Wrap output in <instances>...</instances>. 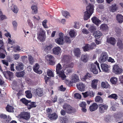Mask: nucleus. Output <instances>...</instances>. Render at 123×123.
Returning a JSON list of instances; mask_svg holds the SVG:
<instances>
[{
    "mask_svg": "<svg viewBox=\"0 0 123 123\" xmlns=\"http://www.w3.org/2000/svg\"><path fill=\"white\" fill-rule=\"evenodd\" d=\"M94 6L92 4H89L86 7L85 12V20L89 18L93 12Z\"/></svg>",
    "mask_w": 123,
    "mask_h": 123,
    "instance_id": "nucleus-1",
    "label": "nucleus"
},
{
    "mask_svg": "<svg viewBox=\"0 0 123 123\" xmlns=\"http://www.w3.org/2000/svg\"><path fill=\"white\" fill-rule=\"evenodd\" d=\"M97 67L99 70L100 72H101V70L100 68L99 64L97 61L95 62L94 64H92L91 65L90 70L94 74H96L98 73L97 69H96Z\"/></svg>",
    "mask_w": 123,
    "mask_h": 123,
    "instance_id": "nucleus-2",
    "label": "nucleus"
},
{
    "mask_svg": "<svg viewBox=\"0 0 123 123\" xmlns=\"http://www.w3.org/2000/svg\"><path fill=\"white\" fill-rule=\"evenodd\" d=\"M112 70L115 74H120L123 72V69L116 64L113 66Z\"/></svg>",
    "mask_w": 123,
    "mask_h": 123,
    "instance_id": "nucleus-3",
    "label": "nucleus"
},
{
    "mask_svg": "<svg viewBox=\"0 0 123 123\" xmlns=\"http://www.w3.org/2000/svg\"><path fill=\"white\" fill-rule=\"evenodd\" d=\"M108 58V55L107 53L103 52L101 53L99 58L98 61L100 63L104 62L107 60Z\"/></svg>",
    "mask_w": 123,
    "mask_h": 123,
    "instance_id": "nucleus-4",
    "label": "nucleus"
},
{
    "mask_svg": "<svg viewBox=\"0 0 123 123\" xmlns=\"http://www.w3.org/2000/svg\"><path fill=\"white\" fill-rule=\"evenodd\" d=\"M63 108L67 113H72L74 112V109H72L73 108L70 105L65 104L63 106Z\"/></svg>",
    "mask_w": 123,
    "mask_h": 123,
    "instance_id": "nucleus-5",
    "label": "nucleus"
},
{
    "mask_svg": "<svg viewBox=\"0 0 123 123\" xmlns=\"http://www.w3.org/2000/svg\"><path fill=\"white\" fill-rule=\"evenodd\" d=\"M20 118L28 120L30 118V116L29 113L27 112L23 111L19 115Z\"/></svg>",
    "mask_w": 123,
    "mask_h": 123,
    "instance_id": "nucleus-6",
    "label": "nucleus"
},
{
    "mask_svg": "<svg viewBox=\"0 0 123 123\" xmlns=\"http://www.w3.org/2000/svg\"><path fill=\"white\" fill-rule=\"evenodd\" d=\"M99 112L103 113L105 112L108 108V106L105 105L100 104L99 106Z\"/></svg>",
    "mask_w": 123,
    "mask_h": 123,
    "instance_id": "nucleus-7",
    "label": "nucleus"
},
{
    "mask_svg": "<svg viewBox=\"0 0 123 123\" xmlns=\"http://www.w3.org/2000/svg\"><path fill=\"white\" fill-rule=\"evenodd\" d=\"M34 93L36 96L39 97H41L44 95L43 90L39 87L37 88L35 90Z\"/></svg>",
    "mask_w": 123,
    "mask_h": 123,
    "instance_id": "nucleus-8",
    "label": "nucleus"
},
{
    "mask_svg": "<svg viewBox=\"0 0 123 123\" xmlns=\"http://www.w3.org/2000/svg\"><path fill=\"white\" fill-rule=\"evenodd\" d=\"M96 45L94 43H92L91 45L87 44L85 46V51H87L92 49L96 47Z\"/></svg>",
    "mask_w": 123,
    "mask_h": 123,
    "instance_id": "nucleus-9",
    "label": "nucleus"
},
{
    "mask_svg": "<svg viewBox=\"0 0 123 123\" xmlns=\"http://www.w3.org/2000/svg\"><path fill=\"white\" fill-rule=\"evenodd\" d=\"M61 49L59 46L54 47L52 49L53 53L55 55H58L61 53Z\"/></svg>",
    "mask_w": 123,
    "mask_h": 123,
    "instance_id": "nucleus-10",
    "label": "nucleus"
},
{
    "mask_svg": "<svg viewBox=\"0 0 123 123\" xmlns=\"http://www.w3.org/2000/svg\"><path fill=\"white\" fill-rule=\"evenodd\" d=\"M0 118H1L2 122L3 123H8L9 121L7 119V116L4 114H1L0 115Z\"/></svg>",
    "mask_w": 123,
    "mask_h": 123,
    "instance_id": "nucleus-11",
    "label": "nucleus"
},
{
    "mask_svg": "<svg viewBox=\"0 0 123 123\" xmlns=\"http://www.w3.org/2000/svg\"><path fill=\"white\" fill-rule=\"evenodd\" d=\"M39 66L38 64L36 63L33 68V69L34 71L36 73L41 74L42 73V71L41 70H39Z\"/></svg>",
    "mask_w": 123,
    "mask_h": 123,
    "instance_id": "nucleus-12",
    "label": "nucleus"
},
{
    "mask_svg": "<svg viewBox=\"0 0 123 123\" xmlns=\"http://www.w3.org/2000/svg\"><path fill=\"white\" fill-rule=\"evenodd\" d=\"M91 20L92 22L97 26H98L101 23V21L96 17L92 18Z\"/></svg>",
    "mask_w": 123,
    "mask_h": 123,
    "instance_id": "nucleus-13",
    "label": "nucleus"
},
{
    "mask_svg": "<svg viewBox=\"0 0 123 123\" xmlns=\"http://www.w3.org/2000/svg\"><path fill=\"white\" fill-rule=\"evenodd\" d=\"M48 117L50 120H55L58 117V115L55 112L53 113H49Z\"/></svg>",
    "mask_w": 123,
    "mask_h": 123,
    "instance_id": "nucleus-14",
    "label": "nucleus"
},
{
    "mask_svg": "<svg viewBox=\"0 0 123 123\" xmlns=\"http://www.w3.org/2000/svg\"><path fill=\"white\" fill-rule=\"evenodd\" d=\"M78 89L80 91L82 92L85 90V86L82 82H79L76 85Z\"/></svg>",
    "mask_w": 123,
    "mask_h": 123,
    "instance_id": "nucleus-15",
    "label": "nucleus"
},
{
    "mask_svg": "<svg viewBox=\"0 0 123 123\" xmlns=\"http://www.w3.org/2000/svg\"><path fill=\"white\" fill-rule=\"evenodd\" d=\"M27 106L28 109L30 110L32 108L35 107L37 106V105L35 102L31 101L28 104Z\"/></svg>",
    "mask_w": 123,
    "mask_h": 123,
    "instance_id": "nucleus-16",
    "label": "nucleus"
},
{
    "mask_svg": "<svg viewBox=\"0 0 123 123\" xmlns=\"http://www.w3.org/2000/svg\"><path fill=\"white\" fill-rule=\"evenodd\" d=\"M107 42L113 45H115L116 43V40L113 37H111L110 38H107Z\"/></svg>",
    "mask_w": 123,
    "mask_h": 123,
    "instance_id": "nucleus-17",
    "label": "nucleus"
},
{
    "mask_svg": "<svg viewBox=\"0 0 123 123\" xmlns=\"http://www.w3.org/2000/svg\"><path fill=\"white\" fill-rule=\"evenodd\" d=\"M108 25L106 24H103L100 26V29L104 31H107L108 30Z\"/></svg>",
    "mask_w": 123,
    "mask_h": 123,
    "instance_id": "nucleus-18",
    "label": "nucleus"
},
{
    "mask_svg": "<svg viewBox=\"0 0 123 123\" xmlns=\"http://www.w3.org/2000/svg\"><path fill=\"white\" fill-rule=\"evenodd\" d=\"M59 121L61 123H67L68 122V119L65 116L64 117H60L59 118Z\"/></svg>",
    "mask_w": 123,
    "mask_h": 123,
    "instance_id": "nucleus-19",
    "label": "nucleus"
},
{
    "mask_svg": "<svg viewBox=\"0 0 123 123\" xmlns=\"http://www.w3.org/2000/svg\"><path fill=\"white\" fill-rule=\"evenodd\" d=\"M24 65L23 64L20 62L16 66V68L18 71H20L23 69Z\"/></svg>",
    "mask_w": 123,
    "mask_h": 123,
    "instance_id": "nucleus-20",
    "label": "nucleus"
},
{
    "mask_svg": "<svg viewBox=\"0 0 123 123\" xmlns=\"http://www.w3.org/2000/svg\"><path fill=\"white\" fill-rule=\"evenodd\" d=\"M93 35L95 38L98 39L102 35V34L100 31H95L93 34Z\"/></svg>",
    "mask_w": 123,
    "mask_h": 123,
    "instance_id": "nucleus-21",
    "label": "nucleus"
},
{
    "mask_svg": "<svg viewBox=\"0 0 123 123\" xmlns=\"http://www.w3.org/2000/svg\"><path fill=\"white\" fill-rule=\"evenodd\" d=\"M98 80L97 79H94L92 81L91 84L92 87L94 89H95L97 88V83Z\"/></svg>",
    "mask_w": 123,
    "mask_h": 123,
    "instance_id": "nucleus-22",
    "label": "nucleus"
},
{
    "mask_svg": "<svg viewBox=\"0 0 123 123\" xmlns=\"http://www.w3.org/2000/svg\"><path fill=\"white\" fill-rule=\"evenodd\" d=\"M98 105L96 103H94L90 107V109L91 111H93L96 110L98 108Z\"/></svg>",
    "mask_w": 123,
    "mask_h": 123,
    "instance_id": "nucleus-23",
    "label": "nucleus"
},
{
    "mask_svg": "<svg viewBox=\"0 0 123 123\" xmlns=\"http://www.w3.org/2000/svg\"><path fill=\"white\" fill-rule=\"evenodd\" d=\"M101 67L103 71L107 72L108 71L109 67L108 65L105 64H101Z\"/></svg>",
    "mask_w": 123,
    "mask_h": 123,
    "instance_id": "nucleus-24",
    "label": "nucleus"
},
{
    "mask_svg": "<svg viewBox=\"0 0 123 123\" xmlns=\"http://www.w3.org/2000/svg\"><path fill=\"white\" fill-rule=\"evenodd\" d=\"M56 73L57 74H59L58 76L59 77H61L62 80H64L66 77L64 71H61L59 73Z\"/></svg>",
    "mask_w": 123,
    "mask_h": 123,
    "instance_id": "nucleus-25",
    "label": "nucleus"
},
{
    "mask_svg": "<svg viewBox=\"0 0 123 123\" xmlns=\"http://www.w3.org/2000/svg\"><path fill=\"white\" fill-rule=\"evenodd\" d=\"M117 20L119 23H122L123 22V16L121 14H117L116 16Z\"/></svg>",
    "mask_w": 123,
    "mask_h": 123,
    "instance_id": "nucleus-26",
    "label": "nucleus"
},
{
    "mask_svg": "<svg viewBox=\"0 0 123 123\" xmlns=\"http://www.w3.org/2000/svg\"><path fill=\"white\" fill-rule=\"evenodd\" d=\"M37 30V35H45V32L42 28H38Z\"/></svg>",
    "mask_w": 123,
    "mask_h": 123,
    "instance_id": "nucleus-27",
    "label": "nucleus"
},
{
    "mask_svg": "<svg viewBox=\"0 0 123 123\" xmlns=\"http://www.w3.org/2000/svg\"><path fill=\"white\" fill-rule=\"evenodd\" d=\"M2 43H1L0 44V45L1 46L0 47V52L1 53H6V51L5 50V47L4 45V43L2 40Z\"/></svg>",
    "mask_w": 123,
    "mask_h": 123,
    "instance_id": "nucleus-28",
    "label": "nucleus"
},
{
    "mask_svg": "<svg viewBox=\"0 0 123 123\" xmlns=\"http://www.w3.org/2000/svg\"><path fill=\"white\" fill-rule=\"evenodd\" d=\"M102 87L104 88H107L110 87V86L108 82L106 81L102 82H101Z\"/></svg>",
    "mask_w": 123,
    "mask_h": 123,
    "instance_id": "nucleus-29",
    "label": "nucleus"
},
{
    "mask_svg": "<svg viewBox=\"0 0 123 123\" xmlns=\"http://www.w3.org/2000/svg\"><path fill=\"white\" fill-rule=\"evenodd\" d=\"M53 47V46L52 45H49L45 47L44 51L47 54H48L49 52L50 51L51 49Z\"/></svg>",
    "mask_w": 123,
    "mask_h": 123,
    "instance_id": "nucleus-30",
    "label": "nucleus"
},
{
    "mask_svg": "<svg viewBox=\"0 0 123 123\" xmlns=\"http://www.w3.org/2000/svg\"><path fill=\"white\" fill-rule=\"evenodd\" d=\"M55 42L58 44L62 45L63 44V38L59 37L55 40Z\"/></svg>",
    "mask_w": 123,
    "mask_h": 123,
    "instance_id": "nucleus-31",
    "label": "nucleus"
},
{
    "mask_svg": "<svg viewBox=\"0 0 123 123\" xmlns=\"http://www.w3.org/2000/svg\"><path fill=\"white\" fill-rule=\"evenodd\" d=\"M20 101L26 106H27L28 104L31 101V100H27L25 98H23L21 99Z\"/></svg>",
    "mask_w": 123,
    "mask_h": 123,
    "instance_id": "nucleus-32",
    "label": "nucleus"
},
{
    "mask_svg": "<svg viewBox=\"0 0 123 123\" xmlns=\"http://www.w3.org/2000/svg\"><path fill=\"white\" fill-rule=\"evenodd\" d=\"M25 74L24 71H21L20 72H17L16 74V75L18 77H23Z\"/></svg>",
    "mask_w": 123,
    "mask_h": 123,
    "instance_id": "nucleus-33",
    "label": "nucleus"
},
{
    "mask_svg": "<svg viewBox=\"0 0 123 123\" xmlns=\"http://www.w3.org/2000/svg\"><path fill=\"white\" fill-rule=\"evenodd\" d=\"M110 81L112 84L115 85L117 83L118 79L116 77H112L111 78Z\"/></svg>",
    "mask_w": 123,
    "mask_h": 123,
    "instance_id": "nucleus-34",
    "label": "nucleus"
},
{
    "mask_svg": "<svg viewBox=\"0 0 123 123\" xmlns=\"http://www.w3.org/2000/svg\"><path fill=\"white\" fill-rule=\"evenodd\" d=\"M69 34L71 38L75 37L76 35V34L74 30H72L70 31Z\"/></svg>",
    "mask_w": 123,
    "mask_h": 123,
    "instance_id": "nucleus-35",
    "label": "nucleus"
},
{
    "mask_svg": "<svg viewBox=\"0 0 123 123\" xmlns=\"http://www.w3.org/2000/svg\"><path fill=\"white\" fill-rule=\"evenodd\" d=\"M74 53L76 56L77 57H79L80 55V50L78 48H77L74 49Z\"/></svg>",
    "mask_w": 123,
    "mask_h": 123,
    "instance_id": "nucleus-36",
    "label": "nucleus"
},
{
    "mask_svg": "<svg viewBox=\"0 0 123 123\" xmlns=\"http://www.w3.org/2000/svg\"><path fill=\"white\" fill-rule=\"evenodd\" d=\"M26 97L29 98H31L32 97V95L31 91L30 90L26 91L25 92Z\"/></svg>",
    "mask_w": 123,
    "mask_h": 123,
    "instance_id": "nucleus-37",
    "label": "nucleus"
},
{
    "mask_svg": "<svg viewBox=\"0 0 123 123\" xmlns=\"http://www.w3.org/2000/svg\"><path fill=\"white\" fill-rule=\"evenodd\" d=\"M31 8L32 9V14H36L37 13V8L36 6H31Z\"/></svg>",
    "mask_w": 123,
    "mask_h": 123,
    "instance_id": "nucleus-38",
    "label": "nucleus"
},
{
    "mask_svg": "<svg viewBox=\"0 0 123 123\" xmlns=\"http://www.w3.org/2000/svg\"><path fill=\"white\" fill-rule=\"evenodd\" d=\"M95 100L97 102L102 103L103 102V100L102 98L99 96H96L95 98Z\"/></svg>",
    "mask_w": 123,
    "mask_h": 123,
    "instance_id": "nucleus-39",
    "label": "nucleus"
},
{
    "mask_svg": "<svg viewBox=\"0 0 123 123\" xmlns=\"http://www.w3.org/2000/svg\"><path fill=\"white\" fill-rule=\"evenodd\" d=\"M117 45L120 49H122L123 48V44L121 40L120 39L118 40L117 43Z\"/></svg>",
    "mask_w": 123,
    "mask_h": 123,
    "instance_id": "nucleus-40",
    "label": "nucleus"
},
{
    "mask_svg": "<svg viewBox=\"0 0 123 123\" xmlns=\"http://www.w3.org/2000/svg\"><path fill=\"white\" fill-rule=\"evenodd\" d=\"M13 107L9 105H8L6 107V109L7 111L9 112H12L13 109Z\"/></svg>",
    "mask_w": 123,
    "mask_h": 123,
    "instance_id": "nucleus-41",
    "label": "nucleus"
},
{
    "mask_svg": "<svg viewBox=\"0 0 123 123\" xmlns=\"http://www.w3.org/2000/svg\"><path fill=\"white\" fill-rule=\"evenodd\" d=\"M6 74L8 76L10 80H11L13 77V73L9 71H6Z\"/></svg>",
    "mask_w": 123,
    "mask_h": 123,
    "instance_id": "nucleus-42",
    "label": "nucleus"
},
{
    "mask_svg": "<svg viewBox=\"0 0 123 123\" xmlns=\"http://www.w3.org/2000/svg\"><path fill=\"white\" fill-rule=\"evenodd\" d=\"M38 39L40 41L43 42L45 40V35H37Z\"/></svg>",
    "mask_w": 123,
    "mask_h": 123,
    "instance_id": "nucleus-43",
    "label": "nucleus"
},
{
    "mask_svg": "<svg viewBox=\"0 0 123 123\" xmlns=\"http://www.w3.org/2000/svg\"><path fill=\"white\" fill-rule=\"evenodd\" d=\"M62 66L59 63L56 66V73H59L61 71L60 70L62 69Z\"/></svg>",
    "mask_w": 123,
    "mask_h": 123,
    "instance_id": "nucleus-44",
    "label": "nucleus"
},
{
    "mask_svg": "<svg viewBox=\"0 0 123 123\" xmlns=\"http://www.w3.org/2000/svg\"><path fill=\"white\" fill-rule=\"evenodd\" d=\"M117 9V7L115 4L113 5L110 7L111 11L113 12L116 11Z\"/></svg>",
    "mask_w": 123,
    "mask_h": 123,
    "instance_id": "nucleus-45",
    "label": "nucleus"
},
{
    "mask_svg": "<svg viewBox=\"0 0 123 123\" xmlns=\"http://www.w3.org/2000/svg\"><path fill=\"white\" fill-rule=\"evenodd\" d=\"M71 57L69 55H65L64 57V59L65 62H68L71 61Z\"/></svg>",
    "mask_w": 123,
    "mask_h": 123,
    "instance_id": "nucleus-46",
    "label": "nucleus"
},
{
    "mask_svg": "<svg viewBox=\"0 0 123 123\" xmlns=\"http://www.w3.org/2000/svg\"><path fill=\"white\" fill-rule=\"evenodd\" d=\"M118 105V104L117 103H114L113 106L111 107V110L115 111L116 109L117 108Z\"/></svg>",
    "mask_w": 123,
    "mask_h": 123,
    "instance_id": "nucleus-47",
    "label": "nucleus"
},
{
    "mask_svg": "<svg viewBox=\"0 0 123 123\" xmlns=\"http://www.w3.org/2000/svg\"><path fill=\"white\" fill-rule=\"evenodd\" d=\"M73 80L74 83L78 82L79 80V79L78 76L76 74H74L73 76Z\"/></svg>",
    "mask_w": 123,
    "mask_h": 123,
    "instance_id": "nucleus-48",
    "label": "nucleus"
},
{
    "mask_svg": "<svg viewBox=\"0 0 123 123\" xmlns=\"http://www.w3.org/2000/svg\"><path fill=\"white\" fill-rule=\"evenodd\" d=\"M108 97L110 98H113L116 100L118 96L116 94H113L109 96Z\"/></svg>",
    "mask_w": 123,
    "mask_h": 123,
    "instance_id": "nucleus-49",
    "label": "nucleus"
},
{
    "mask_svg": "<svg viewBox=\"0 0 123 123\" xmlns=\"http://www.w3.org/2000/svg\"><path fill=\"white\" fill-rule=\"evenodd\" d=\"M47 59L50 61L53 60H55V57L52 55H48L47 56Z\"/></svg>",
    "mask_w": 123,
    "mask_h": 123,
    "instance_id": "nucleus-50",
    "label": "nucleus"
},
{
    "mask_svg": "<svg viewBox=\"0 0 123 123\" xmlns=\"http://www.w3.org/2000/svg\"><path fill=\"white\" fill-rule=\"evenodd\" d=\"M28 60L29 63L31 65L33 64L34 63V59L31 55H28Z\"/></svg>",
    "mask_w": 123,
    "mask_h": 123,
    "instance_id": "nucleus-51",
    "label": "nucleus"
},
{
    "mask_svg": "<svg viewBox=\"0 0 123 123\" xmlns=\"http://www.w3.org/2000/svg\"><path fill=\"white\" fill-rule=\"evenodd\" d=\"M11 10L14 13H17L18 11L17 7L15 6H14L13 7L11 8Z\"/></svg>",
    "mask_w": 123,
    "mask_h": 123,
    "instance_id": "nucleus-52",
    "label": "nucleus"
},
{
    "mask_svg": "<svg viewBox=\"0 0 123 123\" xmlns=\"http://www.w3.org/2000/svg\"><path fill=\"white\" fill-rule=\"evenodd\" d=\"M20 47L19 46H17L15 47H14L13 48V51L16 53L20 50Z\"/></svg>",
    "mask_w": 123,
    "mask_h": 123,
    "instance_id": "nucleus-53",
    "label": "nucleus"
},
{
    "mask_svg": "<svg viewBox=\"0 0 123 123\" xmlns=\"http://www.w3.org/2000/svg\"><path fill=\"white\" fill-rule=\"evenodd\" d=\"M65 40L66 43H70L71 42V40L70 38V37L67 36H65Z\"/></svg>",
    "mask_w": 123,
    "mask_h": 123,
    "instance_id": "nucleus-54",
    "label": "nucleus"
},
{
    "mask_svg": "<svg viewBox=\"0 0 123 123\" xmlns=\"http://www.w3.org/2000/svg\"><path fill=\"white\" fill-rule=\"evenodd\" d=\"M47 75L49 76L53 77L54 76L53 72L50 70H49L47 72Z\"/></svg>",
    "mask_w": 123,
    "mask_h": 123,
    "instance_id": "nucleus-55",
    "label": "nucleus"
},
{
    "mask_svg": "<svg viewBox=\"0 0 123 123\" xmlns=\"http://www.w3.org/2000/svg\"><path fill=\"white\" fill-rule=\"evenodd\" d=\"M12 24L13 27L14 29L15 30H17V28L18 25L17 22L15 21H14L12 22Z\"/></svg>",
    "mask_w": 123,
    "mask_h": 123,
    "instance_id": "nucleus-56",
    "label": "nucleus"
},
{
    "mask_svg": "<svg viewBox=\"0 0 123 123\" xmlns=\"http://www.w3.org/2000/svg\"><path fill=\"white\" fill-rule=\"evenodd\" d=\"M74 97L75 98L77 99H80L81 98V96L80 94L76 93L74 94Z\"/></svg>",
    "mask_w": 123,
    "mask_h": 123,
    "instance_id": "nucleus-57",
    "label": "nucleus"
},
{
    "mask_svg": "<svg viewBox=\"0 0 123 123\" xmlns=\"http://www.w3.org/2000/svg\"><path fill=\"white\" fill-rule=\"evenodd\" d=\"M80 106L82 107V110L84 112H85V102H82L80 105Z\"/></svg>",
    "mask_w": 123,
    "mask_h": 123,
    "instance_id": "nucleus-58",
    "label": "nucleus"
},
{
    "mask_svg": "<svg viewBox=\"0 0 123 123\" xmlns=\"http://www.w3.org/2000/svg\"><path fill=\"white\" fill-rule=\"evenodd\" d=\"M62 15L66 17L69 15V13L67 11H62Z\"/></svg>",
    "mask_w": 123,
    "mask_h": 123,
    "instance_id": "nucleus-59",
    "label": "nucleus"
},
{
    "mask_svg": "<svg viewBox=\"0 0 123 123\" xmlns=\"http://www.w3.org/2000/svg\"><path fill=\"white\" fill-rule=\"evenodd\" d=\"M119 78L120 84L121 85H123V75L120 76Z\"/></svg>",
    "mask_w": 123,
    "mask_h": 123,
    "instance_id": "nucleus-60",
    "label": "nucleus"
},
{
    "mask_svg": "<svg viewBox=\"0 0 123 123\" xmlns=\"http://www.w3.org/2000/svg\"><path fill=\"white\" fill-rule=\"evenodd\" d=\"M75 25H74V28L79 29L80 28V25L77 22H74Z\"/></svg>",
    "mask_w": 123,
    "mask_h": 123,
    "instance_id": "nucleus-61",
    "label": "nucleus"
},
{
    "mask_svg": "<svg viewBox=\"0 0 123 123\" xmlns=\"http://www.w3.org/2000/svg\"><path fill=\"white\" fill-rule=\"evenodd\" d=\"M47 22V20H45L43 22V25L45 28H48V26L46 25V23Z\"/></svg>",
    "mask_w": 123,
    "mask_h": 123,
    "instance_id": "nucleus-62",
    "label": "nucleus"
},
{
    "mask_svg": "<svg viewBox=\"0 0 123 123\" xmlns=\"http://www.w3.org/2000/svg\"><path fill=\"white\" fill-rule=\"evenodd\" d=\"M14 57L15 60H17L19 58V54H15L14 55Z\"/></svg>",
    "mask_w": 123,
    "mask_h": 123,
    "instance_id": "nucleus-63",
    "label": "nucleus"
},
{
    "mask_svg": "<svg viewBox=\"0 0 123 123\" xmlns=\"http://www.w3.org/2000/svg\"><path fill=\"white\" fill-rule=\"evenodd\" d=\"M65 83L67 85L69 86L71 85V82L69 80H65Z\"/></svg>",
    "mask_w": 123,
    "mask_h": 123,
    "instance_id": "nucleus-64",
    "label": "nucleus"
}]
</instances>
